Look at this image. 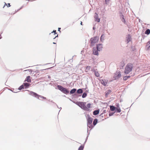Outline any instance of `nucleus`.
Returning <instances> with one entry per match:
<instances>
[{
    "label": "nucleus",
    "mask_w": 150,
    "mask_h": 150,
    "mask_svg": "<svg viewBox=\"0 0 150 150\" xmlns=\"http://www.w3.org/2000/svg\"><path fill=\"white\" fill-rule=\"evenodd\" d=\"M26 91H29L28 90H26Z\"/></svg>",
    "instance_id": "864d4df0"
},
{
    "label": "nucleus",
    "mask_w": 150,
    "mask_h": 150,
    "mask_svg": "<svg viewBox=\"0 0 150 150\" xmlns=\"http://www.w3.org/2000/svg\"><path fill=\"white\" fill-rule=\"evenodd\" d=\"M30 76H27L26 78L25 81H27L28 82L30 83L31 82V80L30 79Z\"/></svg>",
    "instance_id": "ddd939ff"
},
{
    "label": "nucleus",
    "mask_w": 150,
    "mask_h": 150,
    "mask_svg": "<svg viewBox=\"0 0 150 150\" xmlns=\"http://www.w3.org/2000/svg\"><path fill=\"white\" fill-rule=\"evenodd\" d=\"M56 30H54L53 32H52V33H54V34H56Z\"/></svg>",
    "instance_id": "c9c22d12"
},
{
    "label": "nucleus",
    "mask_w": 150,
    "mask_h": 150,
    "mask_svg": "<svg viewBox=\"0 0 150 150\" xmlns=\"http://www.w3.org/2000/svg\"><path fill=\"white\" fill-rule=\"evenodd\" d=\"M80 24H81V25H82V22H81V23H80Z\"/></svg>",
    "instance_id": "37998d69"
},
{
    "label": "nucleus",
    "mask_w": 150,
    "mask_h": 150,
    "mask_svg": "<svg viewBox=\"0 0 150 150\" xmlns=\"http://www.w3.org/2000/svg\"><path fill=\"white\" fill-rule=\"evenodd\" d=\"M76 90V88H73L71 90L70 92V94H73L75 93Z\"/></svg>",
    "instance_id": "6ab92c4d"
},
{
    "label": "nucleus",
    "mask_w": 150,
    "mask_h": 150,
    "mask_svg": "<svg viewBox=\"0 0 150 150\" xmlns=\"http://www.w3.org/2000/svg\"><path fill=\"white\" fill-rule=\"evenodd\" d=\"M97 48L99 51H100L102 50L103 48V45L102 44H100L96 45V47Z\"/></svg>",
    "instance_id": "1a4fd4ad"
},
{
    "label": "nucleus",
    "mask_w": 150,
    "mask_h": 150,
    "mask_svg": "<svg viewBox=\"0 0 150 150\" xmlns=\"http://www.w3.org/2000/svg\"><path fill=\"white\" fill-rule=\"evenodd\" d=\"M58 35H57V36H56L55 38H54L53 39H55L57 37H58Z\"/></svg>",
    "instance_id": "ea45409f"
},
{
    "label": "nucleus",
    "mask_w": 150,
    "mask_h": 150,
    "mask_svg": "<svg viewBox=\"0 0 150 150\" xmlns=\"http://www.w3.org/2000/svg\"><path fill=\"white\" fill-rule=\"evenodd\" d=\"M53 44H56V43H55V42H53Z\"/></svg>",
    "instance_id": "79ce46f5"
},
{
    "label": "nucleus",
    "mask_w": 150,
    "mask_h": 150,
    "mask_svg": "<svg viewBox=\"0 0 150 150\" xmlns=\"http://www.w3.org/2000/svg\"><path fill=\"white\" fill-rule=\"evenodd\" d=\"M43 98V99H46V98L45 97H43V98Z\"/></svg>",
    "instance_id": "a19ab883"
},
{
    "label": "nucleus",
    "mask_w": 150,
    "mask_h": 150,
    "mask_svg": "<svg viewBox=\"0 0 150 150\" xmlns=\"http://www.w3.org/2000/svg\"><path fill=\"white\" fill-rule=\"evenodd\" d=\"M77 105L83 110H86L87 108L86 106V103L79 102H77Z\"/></svg>",
    "instance_id": "20e7f679"
},
{
    "label": "nucleus",
    "mask_w": 150,
    "mask_h": 150,
    "mask_svg": "<svg viewBox=\"0 0 150 150\" xmlns=\"http://www.w3.org/2000/svg\"><path fill=\"white\" fill-rule=\"evenodd\" d=\"M94 18L95 19V21H97V22H100V18H98V14L96 13H95Z\"/></svg>",
    "instance_id": "6e6552de"
},
{
    "label": "nucleus",
    "mask_w": 150,
    "mask_h": 150,
    "mask_svg": "<svg viewBox=\"0 0 150 150\" xmlns=\"http://www.w3.org/2000/svg\"><path fill=\"white\" fill-rule=\"evenodd\" d=\"M121 76V75L120 74V71H118L116 72L114 76V77L115 79H118Z\"/></svg>",
    "instance_id": "39448f33"
},
{
    "label": "nucleus",
    "mask_w": 150,
    "mask_h": 150,
    "mask_svg": "<svg viewBox=\"0 0 150 150\" xmlns=\"http://www.w3.org/2000/svg\"><path fill=\"white\" fill-rule=\"evenodd\" d=\"M105 38V35L104 34H103L101 35L100 37V40L101 42H103L104 40V38Z\"/></svg>",
    "instance_id": "4468645a"
},
{
    "label": "nucleus",
    "mask_w": 150,
    "mask_h": 150,
    "mask_svg": "<svg viewBox=\"0 0 150 150\" xmlns=\"http://www.w3.org/2000/svg\"><path fill=\"white\" fill-rule=\"evenodd\" d=\"M105 111H103V112H105Z\"/></svg>",
    "instance_id": "3c124183"
},
{
    "label": "nucleus",
    "mask_w": 150,
    "mask_h": 150,
    "mask_svg": "<svg viewBox=\"0 0 150 150\" xmlns=\"http://www.w3.org/2000/svg\"><path fill=\"white\" fill-rule=\"evenodd\" d=\"M116 107L112 105L110 106V110L112 111H113L115 110L116 109Z\"/></svg>",
    "instance_id": "f3484780"
},
{
    "label": "nucleus",
    "mask_w": 150,
    "mask_h": 150,
    "mask_svg": "<svg viewBox=\"0 0 150 150\" xmlns=\"http://www.w3.org/2000/svg\"><path fill=\"white\" fill-rule=\"evenodd\" d=\"M43 98V96L38 95V96L37 98L39 99H40V98Z\"/></svg>",
    "instance_id": "72a5a7b5"
},
{
    "label": "nucleus",
    "mask_w": 150,
    "mask_h": 150,
    "mask_svg": "<svg viewBox=\"0 0 150 150\" xmlns=\"http://www.w3.org/2000/svg\"><path fill=\"white\" fill-rule=\"evenodd\" d=\"M29 94L31 96H32L35 97L37 98L38 96V95L36 93H35L33 91H30V93Z\"/></svg>",
    "instance_id": "9b49d317"
},
{
    "label": "nucleus",
    "mask_w": 150,
    "mask_h": 150,
    "mask_svg": "<svg viewBox=\"0 0 150 150\" xmlns=\"http://www.w3.org/2000/svg\"><path fill=\"white\" fill-rule=\"evenodd\" d=\"M93 30H94V29H95V28H94V27H93Z\"/></svg>",
    "instance_id": "c03bdc74"
},
{
    "label": "nucleus",
    "mask_w": 150,
    "mask_h": 150,
    "mask_svg": "<svg viewBox=\"0 0 150 150\" xmlns=\"http://www.w3.org/2000/svg\"><path fill=\"white\" fill-rule=\"evenodd\" d=\"M131 40L132 38L130 35L129 34L127 35L126 36V40L127 42V43H129V42L131 41Z\"/></svg>",
    "instance_id": "9d476101"
},
{
    "label": "nucleus",
    "mask_w": 150,
    "mask_h": 150,
    "mask_svg": "<svg viewBox=\"0 0 150 150\" xmlns=\"http://www.w3.org/2000/svg\"><path fill=\"white\" fill-rule=\"evenodd\" d=\"M99 110H96L94 111L93 112V114L94 115H98V113H99Z\"/></svg>",
    "instance_id": "2eb2a0df"
},
{
    "label": "nucleus",
    "mask_w": 150,
    "mask_h": 150,
    "mask_svg": "<svg viewBox=\"0 0 150 150\" xmlns=\"http://www.w3.org/2000/svg\"><path fill=\"white\" fill-rule=\"evenodd\" d=\"M98 120L97 119H95L93 121V124L94 125H95L97 123Z\"/></svg>",
    "instance_id": "5701e85b"
},
{
    "label": "nucleus",
    "mask_w": 150,
    "mask_h": 150,
    "mask_svg": "<svg viewBox=\"0 0 150 150\" xmlns=\"http://www.w3.org/2000/svg\"><path fill=\"white\" fill-rule=\"evenodd\" d=\"M8 5H7V4H6V6H7L8 7H10L11 6V5H10V4H8Z\"/></svg>",
    "instance_id": "4c0bfd02"
},
{
    "label": "nucleus",
    "mask_w": 150,
    "mask_h": 150,
    "mask_svg": "<svg viewBox=\"0 0 150 150\" xmlns=\"http://www.w3.org/2000/svg\"><path fill=\"white\" fill-rule=\"evenodd\" d=\"M88 130H87V132H88Z\"/></svg>",
    "instance_id": "de8ad7c7"
},
{
    "label": "nucleus",
    "mask_w": 150,
    "mask_h": 150,
    "mask_svg": "<svg viewBox=\"0 0 150 150\" xmlns=\"http://www.w3.org/2000/svg\"><path fill=\"white\" fill-rule=\"evenodd\" d=\"M111 92V91L110 90H108L105 92V96H107Z\"/></svg>",
    "instance_id": "4be33fe9"
},
{
    "label": "nucleus",
    "mask_w": 150,
    "mask_h": 150,
    "mask_svg": "<svg viewBox=\"0 0 150 150\" xmlns=\"http://www.w3.org/2000/svg\"><path fill=\"white\" fill-rule=\"evenodd\" d=\"M1 35H0V39L2 38V37H1Z\"/></svg>",
    "instance_id": "a18cd8bd"
},
{
    "label": "nucleus",
    "mask_w": 150,
    "mask_h": 150,
    "mask_svg": "<svg viewBox=\"0 0 150 150\" xmlns=\"http://www.w3.org/2000/svg\"><path fill=\"white\" fill-rule=\"evenodd\" d=\"M101 83L103 85L105 86L107 84V82L105 80H102L101 82Z\"/></svg>",
    "instance_id": "412c9836"
},
{
    "label": "nucleus",
    "mask_w": 150,
    "mask_h": 150,
    "mask_svg": "<svg viewBox=\"0 0 150 150\" xmlns=\"http://www.w3.org/2000/svg\"><path fill=\"white\" fill-rule=\"evenodd\" d=\"M84 146L83 145L81 146L79 148L78 150H83V149Z\"/></svg>",
    "instance_id": "c85d7f7f"
},
{
    "label": "nucleus",
    "mask_w": 150,
    "mask_h": 150,
    "mask_svg": "<svg viewBox=\"0 0 150 150\" xmlns=\"http://www.w3.org/2000/svg\"><path fill=\"white\" fill-rule=\"evenodd\" d=\"M91 104L90 103H89L86 106V108H87V109L86 110H86L88 111L89 110V108H91Z\"/></svg>",
    "instance_id": "dca6fc26"
},
{
    "label": "nucleus",
    "mask_w": 150,
    "mask_h": 150,
    "mask_svg": "<svg viewBox=\"0 0 150 150\" xmlns=\"http://www.w3.org/2000/svg\"><path fill=\"white\" fill-rule=\"evenodd\" d=\"M98 49L96 47H94L93 50V54L94 55H98Z\"/></svg>",
    "instance_id": "423d86ee"
},
{
    "label": "nucleus",
    "mask_w": 150,
    "mask_h": 150,
    "mask_svg": "<svg viewBox=\"0 0 150 150\" xmlns=\"http://www.w3.org/2000/svg\"><path fill=\"white\" fill-rule=\"evenodd\" d=\"M146 50H148L150 49V41L148 42L146 46Z\"/></svg>",
    "instance_id": "f8f14e48"
},
{
    "label": "nucleus",
    "mask_w": 150,
    "mask_h": 150,
    "mask_svg": "<svg viewBox=\"0 0 150 150\" xmlns=\"http://www.w3.org/2000/svg\"><path fill=\"white\" fill-rule=\"evenodd\" d=\"M58 89L63 93L67 94L69 93V91L66 88H64L62 86L58 85L57 86Z\"/></svg>",
    "instance_id": "7ed1b4c3"
},
{
    "label": "nucleus",
    "mask_w": 150,
    "mask_h": 150,
    "mask_svg": "<svg viewBox=\"0 0 150 150\" xmlns=\"http://www.w3.org/2000/svg\"><path fill=\"white\" fill-rule=\"evenodd\" d=\"M22 7H21V8L20 9H21V8H22Z\"/></svg>",
    "instance_id": "49530a36"
},
{
    "label": "nucleus",
    "mask_w": 150,
    "mask_h": 150,
    "mask_svg": "<svg viewBox=\"0 0 150 150\" xmlns=\"http://www.w3.org/2000/svg\"><path fill=\"white\" fill-rule=\"evenodd\" d=\"M91 67L89 66H87L86 67V71H89L91 68Z\"/></svg>",
    "instance_id": "7c9ffc66"
},
{
    "label": "nucleus",
    "mask_w": 150,
    "mask_h": 150,
    "mask_svg": "<svg viewBox=\"0 0 150 150\" xmlns=\"http://www.w3.org/2000/svg\"><path fill=\"white\" fill-rule=\"evenodd\" d=\"M83 92V90L82 89L80 88L78 89L77 91V93L78 94H81Z\"/></svg>",
    "instance_id": "aec40b11"
},
{
    "label": "nucleus",
    "mask_w": 150,
    "mask_h": 150,
    "mask_svg": "<svg viewBox=\"0 0 150 150\" xmlns=\"http://www.w3.org/2000/svg\"><path fill=\"white\" fill-rule=\"evenodd\" d=\"M115 112H111L109 113V116H111L112 115L114 114Z\"/></svg>",
    "instance_id": "f704fd0d"
},
{
    "label": "nucleus",
    "mask_w": 150,
    "mask_h": 150,
    "mask_svg": "<svg viewBox=\"0 0 150 150\" xmlns=\"http://www.w3.org/2000/svg\"><path fill=\"white\" fill-rule=\"evenodd\" d=\"M105 0V2L106 3H107V2H109V1H110V0Z\"/></svg>",
    "instance_id": "e433bc0d"
},
{
    "label": "nucleus",
    "mask_w": 150,
    "mask_h": 150,
    "mask_svg": "<svg viewBox=\"0 0 150 150\" xmlns=\"http://www.w3.org/2000/svg\"><path fill=\"white\" fill-rule=\"evenodd\" d=\"M133 65L131 63H128L126 66L125 68V73L127 74L129 73L132 70Z\"/></svg>",
    "instance_id": "f257e3e1"
},
{
    "label": "nucleus",
    "mask_w": 150,
    "mask_h": 150,
    "mask_svg": "<svg viewBox=\"0 0 150 150\" xmlns=\"http://www.w3.org/2000/svg\"><path fill=\"white\" fill-rule=\"evenodd\" d=\"M99 39V38L97 36H95L93 38H92L90 39L91 46H94L95 44L97 42Z\"/></svg>",
    "instance_id": "f03ea898"
},
{
    "label": "nucleus",
    "mask_w": 150,
    "mask_h": 150,
    "mask_svg": "<svg viewBox=\"0 0 150 150\" xmlns=\"http://www.w3.org/2000/svg\"><path fill=\"white\" fill-rule=\"evenodd\" d=\"M89 132L88 134V135H89Z\"/></svg>",
    "instance_id": "603ef678"
},
{
    "label": "nucleus",
    "mask_w": 150,
    "mask_h": 150,
    "mask_svg": "<svg viewBox=\"0 0 150 150\" xmlns=\"http://www.w3.org/2000/svg\"><path fill=\"white\" fill-rule=\"evenodd\" d=\"M121 110L120 108H116V109L115 110V112H121Z\"/></svg>",
    "instance_id": "a878e982"
},
{
    "label": "nucleus",
    "mask_w": 150,
    "mask_h": 150,
    "mask_svg": "<svg viewBox=\"0 0 150 150\" xmlns=\"http://www.w3.org/2000/svg\"><path fill=\"white\" fill-rule=\"evenodd\" d=\"M105 111H103V112H105Z\"/></svg>",
    "instance_id": "09e8293b"
},
{
    "label": "nucleus",
    "mask_w": 150,
    "mask_h": 150,
    "mask_svg": "<svg viewBox=\"0 0 150 150\" xmlns=\"http://www.w3.org/2000/svg\"><path fill=\"white\" fill-rule=\"evenodd\" d=\"M87 95V94L86 93H84L82 95V98H85L86 96Z\"/></svg>",
    "instance_id": "cd10ccee"
},
{
    "label": "nucleus",
    "mask_w": 150,
    "mask_h": 150,
    "mask_svg": "<svg viewBox=\"0 0 150 150\" xmlns=\"http://www.w3.org/2000/svg\"><path fill=\"white\" fill-rule=\"evenodd\" d=\"M88 137V136H87V137Z\"/></svg>",
    "instance_id": "5fc2aeb1"
},
{
    "label": "nucleus",
    "mask_w": 150,
    "mask_h": 150,
    "mask_svg": "<svg viewBox=\"0 0 150 150\" xmlns=\"http://www.w3.org/2000/svg\"><path fill=\"white\" fill-rule=\"evenodd\" d=\"M61 29L60 28H58V31H59L60 32V30Z\"/></svg>",
    "instance_id": "58836bf2"
},
{
    "label": "nucleus",
    "mask_w": 150,
    "mask_h": 150,
    "mask_svg": "<svg viewBox=\"0 0 150 150\" xmlns=\"http://www.w3.org/2000/svg\"><path fill=\"white\" fill-rule=\"evenodd\" d=\"M130 77V76H125L123 77V80H126L127 79Z\"/></svg>",
    "instance_id": "bb28decb"
},
{
    "label": "nucleus",
    "mask_w": 150,
    "mask_h": 150,
    "mask_svg": "<svg viewBox=\"0 0 150 150\" xmlns=\"http://www.w3.org/2000/svg\"><path fill=\"white\" fill-rule=\"evenodd\" d=\"M105 111H103V112H105Z\"/></svg>",
    "instance_id": "8fccbe9b"
},
{
    "label": "nucleus",
    "mask_w": 150,
    "mask_h": 150,
    "mask_svg": "<svg viewBox=\"0 0 150 150\" xmlns=\"http://www.w3.org/2000/svg\"><path fill=\"white\" fill-rule=\"evenodd\" d=\"M150 33V30L149 29H147L145 32V33L146 34L149 35Z\"/></svg>",
    "instance_id": "b1692460"
},
{
    "label": "nucleus",
    "mask_w": 150,
    "mask_h": 150,
    "mask_svg": "<svg viewBox=\"0 0 150 150\" xmlns=\"http://www.w3.org/2000/svg\"><path fill=\"white\" fill-rule=\"evenodd\" d=\"M24 86L25 87H27L30 86V84L27 83H23Z\"/></svg>",
    "instance_id": "393cba45"
},
{
    "label": "nucleus",
    "mask_w": 150,
    "mask_h": 150,
    "mask_svg": "<svg viewBox=\"0 0 150 150\" xmlns=\"http://www.w3.org/2000/svg\"><path fill=\"white\" fill-rule=\"evenodd\" d=\"M87 126L89 128H91V129H92L93 127V126L91 124L89 125H87Z\"/></svg>",
    "instance_id": "c756f323"
},
{
    "label": "nucleus",
    "mask_w": 150,
    "mask_h": 150,
    "mask_svg": "<svg viewBox=\"0 0 150 150\" xmlns=\"http://www.w3.org/2000/svg\"><path fill=\"white\" fill-rule=\"evenodd\" d=\"M23 88H24V86H23V85H21V86H20L19 87V88H18V89L19 90H21L22 89H23Z\"/></svg>",
    "instance_id": "473e14b6"
},
{
    "label": "nucleus",
    "mask_w": 150,
    "mask_h": 150,
    "mask_svg": "<svg viewBox=\"0 0 150 150\" xmlns=\"http://www.w3.org/2000/svg\"><path fill=\"white\" fill-rule=\"evenodd\" d=\"M88 119H87V125H89L91 124L93 119L92 118L90 117V116L89 115H87Z\"/></svg>",
    "instance_id": "0eeeda50"
},
{
    "label": "nucleus",
    "mask_w": 150,
    "mask_h": 150,
    "mask_svg": "<svg viewBox=\"0 0 150 150\" xmlns=\"http://www.w3.org/2000/svg\"><path fill=\"white\" fill-rule=\"evenodd\" d=\"M122 19L121 20L124 23H125V19H124L123 16V15L122 16Z\"/></svg>",
    "instance_id": "2f4dec72"
},
{
    "label": "nucleus",
    "mask_w": 150,
    "mask_h": 150,
    "mask_svg": "<svg viewBox=\"0 0 150 150\" xmlns=\"http://www.w3.org/2000/svg\"><path fill=\"white\" fill-rule=\"evenodd\" d=\"M92 71L95 73V76L97 77H98L99 76V74L98 72L96 71L95 70H93Z\"/></svg>",
    "instance_id": "a211bd4d"
}]
</instances>
